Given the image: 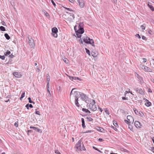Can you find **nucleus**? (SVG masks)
Listing matches in <instances>:
<instances>
[{"mask_svg":"<svg viewBox=\"0 0 154 154\" xmlns=\"http://www.w3.org/2000/svg\"><path fill=\"white\" fill-rule=\"evenodd\" d=\"M85 150V147L84 145V144H83L82 146V147H81L80 150L81 151H82V150Z\"/></svg>","mask_w":154,"mask_h":154,"instance_id":"33","label":"nucleus"},{"mask_svg":"<svg viewBox=\"0 0 154 154\" xmlns=\"http://www.w3.org/2000/svg\"><path fill=\"white\" fill-rule=\"evenodd\" d=\"M134 125L137 128H141V125L140 123L138 121H135L134 122Z\"/></svg>","mask_w":154,"mask_h":154,"instance_id":"10","label":"nucleus"},{"mask_svg":"<svg viewBox=\"0 0 154 154\" xmlns=\"http://www.w3.org/2000/svg\"><path fill=\"white\" fill-rule=\"evenodd\" d=\"M49 90H50V88H47V92H48L49 93L48 95H49V96H51V93H50Z\"/></svg>","mask_w":154,"mask_h":154,"instance_id":"41","label":"nucleus"},{"mask_svg":"<svg viewBox=\"0 0 154 154\" xmlns=\"http://www.w3.org/2000/svg\"><path fill=\"white\" fill-rule=\"evenodd\" d=\"M64 8H65L66 9L69 11H72V10L70 8H66V7H64Z\"/></svg>","mask_w":154,"mask_h":154,"instance_id":"53","label":"nucleus"},{"mask_svg":"<svg viewBox=\"0 0 154 154\" xmlns=\"http://www.w3.org/2000/svg\"><path fill=\"white\" fill-rule=\"evenodd\" d=\"M98 109H99L100 111V112H102L103 109L101 108H100V107H98Z\"/></svg>","mask_w":154,"mask_h":154,"instance_id":"61","label":"nucleus"},{"mask_svg":"<svg viewBox=\"0 0 154 154\" xmlns=\"http://www.w3.org/2000/svg\"><path fill=\"white\" fill-rule=\"evenodd\" d=\"M75 89V88H73L72 89L70 92V98L71 99V97L72 98L75 97V105L78 107H79L80 106V105L78 102V96L79 92L77 91H75L73 92V91Z\"/></svg>","mask_w":154,"mask_h":154,"instance_id":"2","label":"nucleus"},{"mask_svg":"<svg viewBox=\"0 0 154 154\" xmlns=\"http://www.w3.org/2000/svg\"><path fill=\"white\" fill-rule=\"evenodd\" d=\"M0 58L2 60H4L5 58V57L4 55H3V56L0 55Z\"/></svg>","mask_w":154,"mask_h":154,"instance_id":"37","label":"nucleus"},{"mask_svg":"<svg viewBox=\"0 0 154 154\" xmlns=\"http://www.w3.org/2000/svg\"><path fill=\"white\" fill-rule=\"evenodd\" d=\"M29 39V44L31 48H33L34 47V40L31 37L30 38H29V37H28Z\"/></svg>","mask_w":154,"mask_h":154,"instance_id":"6","label":"nucleus"},{"mask_svg":"<svg viewBox=\"0 0 154 154\" xmlns=\"http://www.w3.org/2000/svg\"><path fill=\"white\" fill-rule=\"evenodd\" d=\"M96 129L97 131L101 132H104L105 131V130L104 128L98 126L96 127Z\"/></svg>","mask_w":154,"mask_h":154,"instance_id":"13","label":"nucleus"},{"mask_svg":"<svg viewBox=\"0 0 154 154\" xmlns=\"http://www.w3.org/2000/svg\"><path fill=\"white\" fill-rule=\"evenodd\" d=\"M80 96L82 98V100H84L86 99L87 97L85 94L83 93H82L80 94Z\"/></svg>","mask_w":154,"mask_h":154,"instance_id":"18","label":"nucleus"},{"mask_svg":"<svg viewBox=\"0 0 154 154\" xmlns=\"http://www.w3.org/2000/svg\"><path fill=\"white\" fill-rule=\"evenodd\" d=\"M143 62L145 63L146 61V58H143Z\"/></svg>","mask_w":154,"mask_h":154,"instance_id":"62","label":"nucleus"},{"mask_svg":"<svg viewBox=\"0 0 154 154\" xmlns=\"http://www.w3.org/2000/svg\"><path fill=\"white\" fill-rule=\"evenodd\" d=\"M111 127L113 128L114 130H115V131H117V128L116 127H115L111 125Z\"/></svg>","mask_w":154,"mask_h":154,"instance_id":"52","label":"nucleus"},{"mask_svg":"<svg viewBox=\"0 0 154 154\" xmlns=\"http://www.w3.org/2000/svg\"><path fill=\"white\" fill-rule=\"evenodd\" d=\"M151 80V82H152L154 83V79H150Z\"/></svg>","mask_w":154,"mask_h":154,"instance_id":"64","label":"nucleus"},{"mask_svg":"<svg viewBox=\"0 0 154 154\" xmlns=\"http://www.w3.org/2000/svg\"><path fill=\"white\" fill-rule=\"evenodd\" d=\"M82 127L84 128L85 127V123H82Z\"/></svg>","mask_w":154,"mask_h":154,"instance_id":"51","label":"nucleus"},{"mask_svg":"<svg viewBox=\"0 0 154 154\" xmlns=\"http://www.w3.org/2000/svg\"><path fill=\"white\" fill-rule=\"evenodd\" d=\"M95 100H93L92 103H91L89 105V107L90 109L93 111H95L97 110V108L96 105L95 104Z\"/></svg>","mask_w":154,"mask_h":154,"instance_id":"4","label":"nucleus"},{"mask_svg":"<svg viewBox=\"0 0 154 154\" xmlns=\"http://www.w3.org/2000/svg\"><path fill=\"white\" fill-rule=\"evenodd\" d=\"M128 128H129L131 131H133V128L132 125L129 124V125H128Z\"/></svg>","mask_w":154,"mask_h":154,"instance_id":"28","label":"nucleus"},{"mask_svg":"<svg viewBox=\"0 0 154 154\" xmlns=\"http://www.w3.org/2000/svg\"><path fill=\"white\" fill-rule=\"evenodd\" d=\"M113 125H114L116 127H118V124L116 122H114V121H113Z\"/></svg>","mask_w":154,"mask_h":154,"instance_id":"31","label":"nucleus"},{"mask_svg":"<svg viewBox=\"0 0 154 154\" xmlns=\"http://www.w3.org/2000/svg\"><path fill=\"white\" fill-rule=\"evenodd\" d=\"M103 140V139L101 138H99L98 139V141L100 142L102 141Z\"/></svg>","mask_w":154,"mask_h":154,"instance_id":"59","label":"nucleus"},{"mask_svg":"<svg viewBox=\"0 0 154 154\" xmlns=\"http://www.w3.org/2000/svg\"><path fill=\"white\" fill-rule=\"evenodd\" d=\"M0 29L2 31H5L6 30L5 27L2 26H0Z\"/></svg>","mask_w":154,"mask_h":154,"instance_id":"25","label":"nucleus"},{"mask_svg":"<svg viewBox=\"0 0 154 154\" xmlns=\"http://www.w3.org/2000/svg\"><path fill=\"white\" fill-rule=\"evenodd\" d=\"M142 38L143 39V40H146V37H145V36H142Z\"/></svg>","mask_w":154,"mask_h":154,"instance_id":"55","label":"nucleus"},{"mask_svg":"<svg viewBox=\"0 0 154 154\" xmlns=\"http://www.w3.org/2000/svg\"><path fill=\"white\" fill-rule=\"evenodd\" d=\"M46 76L47 77V80L48 82H50V77L48 74H47L46 75Z\"/></svg>","mask_w":154,"mask_h":154,"instance_id":"24","label":"nucleus"},{"mask_svg":"<svg viewBox=\"0 0 154 154\" xmlns=\"http://www.w3.org/2000/svg\"><path fill=\"white\" fill-rule=\"evenodd\" d=\"M146 100L147 101V102L145 103V105L148 106H150L151 105V103L150 102H149L146 99Z\"/></svg>","mask_w":154,"mask_h":154,"instance_id":"19","label":"nucleus"},{"mask_svg":"<svg viewBox=\"0 0 154 154\" xmlns=\"http://www.w3.org/2000/svg\"><path fill=\"white\" fill-rule=\"evenodd\" d=\"M104 110H105V112L106 114H107L108 115H109V112L108 110L107 109V108L105 109Z\"/></svg>","mask_w":154,"mask_h":154,"instance_id":"32","label":"nucleus"},{"mask_svg":"<svg viewBox=\"0 0 154 154\" xmlns=\"http://www.w3.org/2000/svg\"><path fill=\"white\" fill-rule=\"evenodd\" d=\"M58 29L56 27H54L52 29V35L55 38H57V32Z\"/></svg>","mask_w":154,"mask_h":154,"instance_id":"5","label":"nucleus"},{"mask_svg":"<svg viewBox=\"0 0 154 154\" xmlns=\"http://www.w3.org/2000/svg\"><path fill=\"white\" fill-rule=\"evenodd\" d=\"M142 67H143L142 69H143L149 72H152L151 69H150L147 66H146L144 65H143Z\"/></svg>","mask_w":154,"mask_h":154,"instance_id":"15","label":"nucleus"},{"mask_svg":"<svg viewBox=\"0 0 154 154\" xmlns=\"http://www.w3.org/2000/svg\"><path fill=\"white\" fill-rule=\"evenodd\" d=\"M30 128H33L35 131L41 133L42 132L41 130L38 128L30 126Z\"/></svg>","mask_w":154,"mask_h":154,"instance_id":"12","label":"nucleus"},{"mask_svg":"<svg viewBox=\"0 0 154 154\" xmlns=\"http://www.w3.org/2000/svg\"><path fill=\"white\" fill-rule=\"evenodd\" d=\"M28 109H29V108L30 107L31 108H33V106L31 104H29L28 103L26 104L25 106Z\"/></svg>","mask_w":154,"mask_h":154,"instance_id":"20","label":"nucleus"},{"mask_svg":"<svg viewBox=\"0 0 154 154\" xmlns=\"http://www.w3.org/2000/svg\"><path fill=\"white\" fill-rule=\"evenodd\" d=\"M51 2L53 4V5L54 6H55L56 5L55 2H54V1L53 0H51Z\"/></svg>","mask_w":154,"mask_h":154,"instance_id":"42","label":"nucleus"},{"mask_svg":"<svg viewBox=\"0 0 154 154\" xmlns=\"http://www.w3.org/2000/svg\"><path fill=\"white\" fill-rule=\"evenodd\" d=\"M136 91V92L139 93L143 95L144 94V92L141 89L137 88Z\"/></svg>","mask_w":154,"mask_h":154,"instance_id":"16","label":"nucleus"},{"mask_svg":"<svg viewBox=\"0 0 154 154\" xmlns=\"http://www.w3.org/2000/svg\"><path fill=\"white\" fill-rule=\"evenodd\" d=\"M151 150L152 151L154 152V147H152L151 148Z\"/></svg>","mask_w":154,"mask_h":154,"instance_id":"63","label":"nucleus"},{"mask_svg":"<svg viewBox=\"0 0 154 154\" xmlns=\"http://www.w3.org/2000/svg\"><path fill=\"white\" fill-rule=\"evenodd\" d=\"M14 57V55H13L12 54H11L9 56V57L10 58H13Z\"/></svg>","mask_w":154,"mask_h":154,"instance_id":"49","label":"nucleus"},{"mask_svg":"<svg viewBox=\"0 0 154 154\" xmlns=\"http://www.w3.org/2000/svg\"><path fill=\"white\" fill-rule=\"evenodd\" d=\"M82 142V140L81 139L80 140L78 141V142L76 144V148L77 149H80L81 148V143Z\"/></svg>","mask_w":154,"mask_h":154,"instance_id":"9","label":"nucleus"},{"mask_svg":"<svg viewBox=\"0 0 154 154\" xmlns=\"http://www.w3.org/2000/svg\"><path fill=\"white\" fill-rule=\"evenodd\" d=\"M81 120H82V123H85V120L83 118H82V119H81Z\"/></svg>","mask_w":154,"mask_h":154,"instance_id":"57","label":"nucleus"},{"mask_svg":"<svg viewBox=\"0 0 154 154\" xmlns=\"http://www.w3.org/2000/svg\"><path fill=\"white\" fill-rule=\"evenodd\" d=\"M45 15L46 17H48L49 16V14L46 12H45Z\"/></svg>","mask_w":154,"mask_h":154,"instance_id":"46","label":"nucleus"},{"mask_svg":"<svg viewBox=\"0 0 154 154\" xmlns=\"http://www.w3.org/2000/svg\"><path fill=\"white\" fill-rule=\"evenodd\" d=\"M86 119L89 122H91L93 121V119L91 118L90 117H87Z\"/></svg>","mask_w":154,"mask_h":154,"instance_id":"27","label":"nucleus"},{"mask_svg":"<svg viewBox=\"0 0 154 154\" xmlns=\"http://www.w3.org/2000/svg\"><path fill=\"white\" fill-rule=\"evenodd\" d=\"M80 7L81 8L84 7L85 5V2L83 0H77Z\"/></svg>","mask_w":154,"mask_h":154,"instance_id":"7","label":"nucleus"},{"mask_svg":"<svg viewBox=\"0 0 154 154\" xmlns=\"http://www.w3.org/2000/svg\"><path fill=\"white\" fill-rule=\"evenodd\" d=\"M35 113L36 114L39 115H40V112L39 111H37V109H35Z\"/></svg>","mask_w":154,"mask_h":154,"instance_id":"35","label":"nucleus"},{"mask_svg":"<svg viewBox=\"0 0 154 154\" xmlns=\"http://www.w3.org/2000/svg\"><path fill=\"white\" fill-rule=\"evenodd\" d=\"M88 109L83 108L82 109V110L83 111L87 113V111Z\"/></svg>","mask_w":154,"mask_h":154,"instance_id":"40","label":"nucleus"},{"mask_svg":"<svg viewBox=\"0 0 154 154\" xmlns=\"http://www.w3.org/2000/svg\"><path fill=\"white\" fill-rule=\"evenodd\" d=\"M13 75L16 78H20L22 75L20 73L17 72H14L13 73Z\"/></svg>","mask_w":154,"mask_h":154,"instance_id":"11","label":"nucleus"},{"mask_svg":"<svg viewBox=\"0 0 154 154\" xmlns=\"http://www.w3.org/2000/svg\"><path fill=\"white\" fill-rule=\"evenodd\" d=\"M140 28L143 30H144L145 29V27L143 25H141L140 26Z\"/></svg>","mask_w":154,"mask_h":154,"instance_id":"47","label":"nucleus"},{"mask_svg":"<svg viewBox=\"0 0 154 154\" xmlns=\"http://www.w3.org/2000/svg\"><path fill=\"white\" fill-rule=\"evenodd\" d=\"M63 61L66 63H68V60L66 58H64L63 59Z\"/></svg>","mask_w":154,"mask_h":154,"instance_id":"34","label":"nucleus"},{"mask_svg":"<svg viewBox=\"0 0 154 154\" xmlns=\"http://www.w3.org/2000/svg\"><path fill=\"white\" fill-rule=\"evenodd\" d=\"M14 125L16 127H17L18 126V123H17V122H16L15 124H14Z\"/></svg>","mask_w":154,"mask_h":154,"instance_id":"54","label":"nucleus"},{"mask_svg":"<svg viewBox=\"0 0 154 154\" xmlns=\"http://www.w3.org/2000/svg\"><path fill=\"white\" fill-rule=\"evenodd\" d=\"M129 91H126V92H127V93H130L131 94H133L132 93V92H130V89H129Z\"/></svg>","mask_w":154,"mask_h":154,"instance_id":"58","label":"nucleus"},{"mask_svg":"<svg viewBox=\"0 0 154 154\" xmlns=\"http://www.w3.org/2000/svg\"><path fill=\"white\" fill-rule=\"evenodd\" d=\"M82 39L83 41L85 43L92 45V46H95L94 44V42L93 40L92 39H91L89 37L85 36L82 37Z\"/></svg>","mask_w":154,"mask_h":154,"instance_id":"3","label":"nucleus"},{"mask_svg":"<svg viewBox=\"0 0 154 154\" xmlns=\"http://www.w3.org/2000/svg\"><path fill=\"white\" fill-rule=\"evenodd\" d=\"M25 92H23L22 93V94H21V97H24L25 96Z\"/></svg>","mask_w":154,"mask_h":154,"instance_id":"48","label":"nucleus"},{"mask_svg":"<svg viewBox=\"0 0 154 154\" xmlns=\"http://www.w3.org/2000/svg\"><path fill=\"white\" fill-rule=\"evenodd\" d=\"M138 113L141 116H142L144 115L143 113L141 111H139Z\"/></svg>","mask_w":154,"mask_h":154,"instance_id":"43","label":"nucleus"},{"mask_svg":"<svg viewBox=\"0 0 154 154\" xmlns=\"http://www.w3.org/2000/svg\"><path fill=\"white\" fill-rule=\"evenodd\" d=\"M136 76L137 78L139 79V80L141 81L142 80V78L140 77V76L137 73H136Z\"/></svg>","mask_w":154,"mask_h":154,"instance_id":"23","label":"nucleus"},{"mask_svg":"<svg viewBox=\"0 0 154 154\" xmlns=\"http://www.w3.org/2000/svg\"><path fill=\"white\" fill-rule=\"evenodd\" d=\"M4 36L7 40H9L10 38V37L7 33H5L4 35Z\"/></svg>","mask_w":154,"mask_h":154,"instance_id":"22","label":"nucleus"},{"mask_svg":"<svg viewBox=\"0 0 154 154\" xmlns=\"http://www.w3.org/2000/svg\"><path fill=\"white\" fill-rule=\"evenodd\" d=\"M147 5L148 7L152 11H154V8L152 5L151 3L150 2H148Z\"/></svg>","mask_w":154,"mask_h":154,"instance_id":"17","label":"nucleus"},{"mask_svg":"<svg viewBox=\"0 0 154 154\" xmlns=\"http://www.w3.org/2000/svg\"><path fill=\"white\" fill-rule=\"evenodd\" d=\"M133 110L135 112L136 114L137 115V113H138V111L135 108H133Z\"/></svg>","mask_w":154,"mask_h":154,"instance_id":"36","label":"nucleus"},{"mask_svg":"<svg viewBox=\"0 0 154 154\" xmlns=\"http://www.w3.org/2000/svg\"><path fill=\"white\" fill-rule=\"evenodd\" d=\"M84 24L83 22L79 23L78 26V29H76V26L74 27V29L75 31L77 37L80 38L81 37V34L84 32V30L83 28Z\"/></svg>","mask_w":154,"mask_h":154,"instance_id":"1","label":"nucleus"},{"mask_svg":"<svg viewBox=\"0 0 154 154\" xmlns=\"http://www.w3.org/2000/svg\"><path fill=\"white\" fill-rule=\"evenodd\" d=\"M28 100H29V102L30 103H32L33 104H35V103L33 101H32L31 100V98L30 97H29L28 98Z\"/></svg>","mask_w":154,"mask_h":154,"instance_id":"29","label":"nucleus"},{"mask_svg":"<svg viewBox=\"0 0 154 154\" xmlns=\"http://www.w3.org/2000/svg\"><path fill=\"white\" fill-rule=\"evenodd\" d=\"M122 98L123 100H127L128 99V98L127 97L126 98L125 97H122Z\"/></svg>","mask_w":154,"mask_h":154,"instance_id":"60","label":"nucleus"},{"mask_svg":"<svg viewBox=\"0 0 154 154\" xmlns=\"http://www.w3.org/2000/svg\"><path fill=\"white\" fill-rule=\"evenodd\" d=\"M128 120L131 123L133 124L134 122V119L132 116H127Z\"/></svg>","mask_w":154,"mask_h":154,"instance_id":"8","label":"nucleus"},{"mask_svg":"<svg viewBox=\"0 0 154 154\" xmlns=\"http://www.w3.org/2000/svg\"><path fill=\"white\" fill-rule=\"evenodd\" d=\"M135 36L136 37H137L139 39H140V38H141V37L140 36V35H139L138 34H137L136 35H135Z\"/></svg>","mask_w":154,"mask_h":154,"instance_id":"44","label":"nucleus"},{"mask_svg":"<svg viewBox=\"0 0 154 154\" xmlns=\"http://www.w3.org/2000/svg\"><path fill=\"white\" fill-rule=\"evenodd\" d=\"M69 14H70V16H72L73 17V19H74L75 18L74 14L71 13H69Z\"/></svg>","mask_w":154,"mask_h":154,"instance_id":"50","label":"nucleus"},{"mask_svg":"<svg viewBox=\"0 0 154 154\" xmlns=\"http://www.w3.org/2000/svg\"><path fill=\"white\" fill-rule=\"evenodd\" d=\"M11 54V52L9 50H7V51L5 53V56H8Z\"/></svg>","mask_w":154,"mask_h":154,"instance_id":"26","label":"nucleus"},{"mask_svg":"<svg viewBox=\"0 0 154 154\" xmlns=\"http://www.w3.org/2000/svg\"><path fill=\"white\" fill-rule=\"evenodd\" d=\"M69 78L70 79H71L72 81L73 80H75L76 79H78V80H79V81L81 80V79L77 77H73V76H69Z\"/></svg>","mask_w":154,"mask_h":154,"instance_id":"14","label":"nucleus"},{"mask_svg":"<svg viewBox=\"0 0 154 154\" xmlns=\"http://www.w3.org/2000/svg\"><path fill=\"white\" fill-rule=\"evenodd\" d=\"M91 54L92 55V56L94 57H96L97 56V55L98 54L96 52L95 53V52H92L91 53Z\"/></svg>","mask_w":154,"mask_h":154,"instance_id":"21","label":"nucleus"},{"mask_svg":"<svg viewBox=\"0 0 154 154\" xmlns=\"http://www.w3.org/2000/svg\"><path fill=\"white\" fill-rule=\"evenodd\" d=\"M124 121L128 125H129V124L131 123L130 122H129V121L128 120H125Z\"/></svg>","mask_w":154,"mask_h":154,"instance_id":"38","label":"nucleus"},{"mask_svg":"<svg viewBox=\"0 0 154 154\" xmlns=\"http://www.w3.org/2000/svg\"><path fill=\"white\" fill-rule=\"evenodd\" d=\"M50 88V84H49V82H48V83L47 84V88Z\"/></svg>","mask_w":154,"mask_h":154,"instance_id":"45","label":"nucleus"},{"mask_svg":"<svg viewBox=\"0 0 154 154\" xmlns=\"http://www.w3.org/2000/svg\"><path fill=\"white\" fill-rule=\"evenodd\" d=\"M85 49L86 50V53L89 55H90V54L89 50L88 49H87V48H85Z\"/></svg>","mask_w":154,"mask_h":154,"instance_id":"30","label":"nucleus"},{"mask_svg":"<svg viewBox=\"0 0 154 154\" xmlns=\"http://www.w3.org/2000/svg\"><path fill=\"white\" fill-rule=\"evenodd\" d=\"M93 148L95 150H96L97 151V150H98V149L96 147H95L94 146H93Z\"/></svg>","mask_w":154,"mask_h":154,"instance_id":"56","label":"nucleus"},{"mask_svg":"<svg viewBox=\"0 0 154 154\" xmlns=\"http://www.w3.org/2000/svg\"><path fill=\"white\" fill-rule=\"evenodd\" d=\"M55 152L57 154H61L58 150H55Z\"/></svg>","mask_w":154,"mask_h":154,"instance_id":"39","label":"nucleus"}]
</instances>
